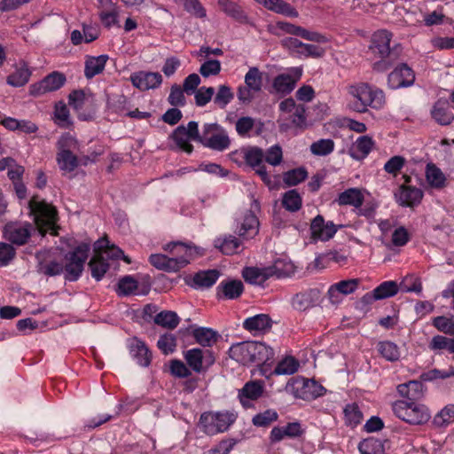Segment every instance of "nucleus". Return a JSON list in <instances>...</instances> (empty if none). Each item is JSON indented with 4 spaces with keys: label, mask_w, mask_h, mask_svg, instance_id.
I'll return each mask as SVG.
<instances>
[{
    "label": "nucleus",
    "mask_w": 454,
    "mask_h": 454,
    "mask_svg": "<svg viewBox=\"0 0 454 454\" xmlns=\"http://www.w3.org/2000/svg\"><path fill=\"white\" fill-rule=\"evenodd\" d=\"M272 320L267 314H257L246 318L242 327L249 333L265 332L271 328Z\"/></svg>",
    "instance_id": "72a5a7b5"
},
{
    "label": "nucleus",
    "mask_w": 454,
    "mask_h": 454,
    "mask_svg": "<svg viewBox=\"0 0 454 454\" xmlns=\"http://www.w3.org/2000/svg\"><path fill=\"white\" fill-rule=\"evenodd\" d=\"M301 75L302 69L298 67L289 68L287 73L278 74L272 81L270 92L281 97L289 95L294 90Z\"/></svg>",
    "instance_id": "ddd939ff"
},
{
    "label": "nucleus",
    "mask_w": 454,
    "mask_h": 454,
    "mask_svg": "<svg viewBox=\"0 0 454 454\" xmlns=\"http://www.w3.org/2000/svg\"><path fill=\"white\" fill-rule=\"evenodd\" d=\"M421 290V282L415 275H407L399 283V292H414L419 294Z\"/></svg>",
    "instance_id": "680f3d73"
},
{
    "label": "nucleus",
    "mask_w": 454,
    "mask_h": 454,
    "mask_svg": "<svg viewBox=\"0 0 454 454\" xmlns=\"http://www.w3.org/2000/svg\"><path fill=\"white\" fill-rule=\"evenodd\" d=\"M90 96V94L85 90H74L68 95V104L75 111H81Z\"/></svg>",
    "instance_id": "6e6d98bb"
},
{
    "label": "nucleus",
    "mask_w": 454,
    "mask_h": 454,
    "mask_svg": "<svg viewBox=\"0 0 454 454\" xmlns=\"http://www.w3.org/2000/svg\"><path fill=\"white\" fill-rule=\"evenodd\" d=\"M305 430L300 422H289L285 427H274L270 433L271 443L281 442L285 437L298 438L304 434Z\"/></svg>",
    "instance_id": "bb28decb"
},
{
    "label": "nucleus",
    "mask_w": 454,
    "mask_h": 454,
    "mask_svg": "<svg viewBox=\"0 0 454 454\" xmlns=\"http://www.w3.org/2000/svg\"><path fill=\"white\" fill-rule=\"evenodd\" d=\"M399 401L419 402L423 397V385L418 380L399 384Z\"/></svg>",
    "instance_id": "c9c22d12"
},
{
    "label": "nucleus",
    "mask_w": 454,
    "mask_h": 454,
    "mask_svg": "<svg viewBox=\"0 0 454 454\" xmlns=\"http://www.w3.org/2000/svg\"><path fill=\"white\" fill-rule=\"evenodd\" d=\"M244 293V284L239 279L222 280L215 288L218 301L237 300Z\"/></svg>",
    "instance_id": "b1692460"
},
{
    "label": "nucleus",
    "mask_w": 454,
    "mask_h": 454,
    "mask_svg": "<svg viewBox=\"0 0 454 454\" xmlns=\"http://www.w3.org/2000/svg\"><path fill=\"white\" fill-rule=\"evenodd\" d=\"M164 250L169 252L174 261H176L178 270L184 268L190 262L202 255L201 249L196 246L183 242H170L164 247Z\"/></svg>",
    "instance_id": "2eb2a0df"
},
{
    "label": "nucleus",
    "mask_w": 454,
    "mask_h": 454,
    "mask_svg": "<svg viewBox=\"0 0 454 454\" xmlns=\"http://www.w3.org/2000/svg\"><path fill=\"white\" fill-rule=\"evenodd\" d=\"M454 422V404L442 408L433 419V425L437 428H443Z\"/></svg>",
    "instance_id": "09e8293b"
},
{
    "label": "nucleus",
    "mask_w": 454,
    "mask_h": 454,
    "mask_svg": "<svg viewBox=\"0 0 454 454\" xmlns=\"http://www.w3.org/2000/svg\"><path fill=\"white\" fill-rule=\"evenodd\" d=\"M228 355L230 358L243 365L263 364L274 357L273 349L264 342L247 340L232 344Z\"/></svg>",
    "instance_id": "7ed1b4c3"
},
{
    "label": "nucleus",
    "mask_w": 454,
    "mask_h": 454,
    "mask_svg": "<svg viewBox=\"0 0 454 454\" xmlns=\"http://www.w3.org/2000/svg\"><path fill=\"white\" fill-rule=\"evenodd\" d=\"M431 115L440 125H449L454 120V115L450 108V103L444 98H440L434 104Z\"/></svg>",
    "instance_id": "7c9ffc66"
},
{
    "label": "nucleus",
    "mask_w": 454,
    "mask_h": 454,
    "mask_svg": "<svg viewBox=\"0 0 454 454\" xmlns=\"http://www.w3.org/2000/svg\"><path fill=\"white\" fill-rule=\"evenodd\" d=\"M433 325L439 331L454 335V316L450 317L439 316L434 318Z\"/></svg>",
    "instance_id": "69168bd1"
},
{
    "label": "nucleus",
    "mask_w": 454,
    "mask_h": 454,
    "mask_svg": "<svg viewBox=\"0 0 454 454\" xmlns=\"http://www.w3.org/2000/svg\"><path fill=\"white\" fill-rule=\"evenodd\" d=\"M138 287V283L132 276L121 278L117 284V293L119 295L128 296L134 294Z\"/></svg>",
    "instance_id": "864d4df0"
},
{
    "label": "nucleus",
    "mask_w": 454,
    "mask_h": 454,
    "mask_svg": "<svg viewBox=\"0 0 454 454\" xmlns=\"http://www.w3.org/2000/svg\"><path fill=\"white\" fill-rule=\"evenodd\" d=\"M364 414L356 403H350L343 408V420L344 424L350 427L356 428L362 423Z\"/></svg>",
    "instance_id": "58836bf2"
},
{
    "label": "nucleus",
    "mask_w": 454,
    "mask_h": 454,
    "mask_svg": "<svg viewBox=\"0 0 454 454\" xmlns=\"http://www.w3.org/2000/svg\"><path fill=\"white\" fill-rule=\"evenodd\" d=\"M430 419L428 409L418 402L399 401V419L411 425H421Z\"/></svg>",
    "instance_id": "9b49d317"
},
{
    "label": "nucleus",
    "mask_w": 454,
    "mask_h": 454,
    "mask_svg": "<svg viewBox=\"0 0 454 454\" xmlns=\"http://www.w3.org/2000/svg\"><path fill=\"white\" fill-rule=\"evenodd\" d=\"M320 299V291L317 288H309L297 293L292 297L291 305L298 311H305L316 306Z\"/></svg>",
    "instance_id": "a878e982"
},
{
    "label": "nucleus",
    "mask_w": 454,
    "mask_h": 454,
    "mask_svg": "<svg viewBox=\"0 0 454 454\" xmlns=\"http://www.w3.org/2000/svg\"><path fill=\"white\" fill-rule=\"evenodd\" d=\"M281 205L286 211L295 213L302 207V197L296 189L289 190L282 194Z\"/></svg>",
    "instance_id": "c03bdc74"
},
{
    "label": "nucleus",
    "mask_w": 454,
    "mask_h": 454,
    "mask_svg": "<svg viewBox=\"0 0 454 454\" xmlns=\"http://www.w3.org/2000/svg\"><path fill=\"white\" fill-rule=\"evenodd\" d=\"M240 245L241 243L239 239L233 235H224L223 237L216 238L214 240L215 247L227 255L236 254Z\"/></svg>",
    "instance_id": "ea45409f"
},
{
    "label": "nucleus",
    "mask_w": 454,
    "mask_h": 454,
    "mask_svg": "<svg viewBox=\"0 0 454 454\" xmlns=\"http://www.w3.org/2000/svg\"><path fill=\"white\" fill-rule=\"evenodd\" d=\"M104 254H106V256L119 258L123 254V252L120 248L114 246H107L104 251L96 252V254L90 260L88 265L91 271V277L97 281H99L104 278L105 274L107 272L110 267Z\"/></svg>",
    "instance_id": "a211bd4d"
},
{
    "label": "nucleus",
    "mask_w": 454,
    "mask_h": 454,
    "mask_svg": "<svg viewBox=\"0 0 454 454\" xmlns=\"http://www.w3.org/2000/svg\"><path fill=\"white\" fill-rule=\"evenodd\" d=\"M364 197L359 188H348L339 193L334 202L339 206H352L355 208H360L364 203Z\"/></svg>",
    "instance_id": "f704fd0d"
},
{
    "label": "nucleus",
    "mask_w": 454,
    "mask_h": 454,
    "mask_svg": "<svg viewBox=\"0 0 454 454\" xmlns=\"http://www.w3.org/2000/svg\"><path fill=\"white\" fill-rule=\"evenodd\" d=\"M343 227L344 225H336L332 221L325 222L323 215H317L312 219L309 229L313 239L328 241Z\"/></svg>",
    "instance_id": "412c9836"
},
{
    "label": "nucleus",
    "mask_w": 454,
    "mask_h": 454,
    "mask_svg": "<svg viewBox=\"0 0 454 454\" xmlns=\"http://www.w3.org/2000/svg\"><path fill=\"white\" fill-rule=\"evenodd\" d=\"M90 249V246L89 243L82 242L74 250L65 254V265L56 260L40 262L38 270L49 277L59 276L64 273V278L67 281L75 282L82 274Z\"/></svg>",
    "instance_id": "f03ea898"
},
{
    "label": "nucleus",
    "mask_w": 454,
    "mask_h": 454,
    "mask_svg": "<svg viewBox=\"0 0 454 454\" xmlns=\"http://www.w3.org/2000/svg\"><path fill=\"white\" fill-rule=\"evenodd\" d=\"M278 414L275 410L268 409L262 412L254 415L252 419V422L255 427H267L271 423L277 421Z\"/></svg>",
    "instance_id": "5fc2aeb1"
},
{
    "label": "nucleus",
    "mask_w": 454,
    "mask_h": 454,
    "mask_svg": "<svg viewBox=\"0 0 454 454\" xmlns=\"http://www.w3.org/2000/svg\"><path fill=\"white\" fill-rule=\"evenodd\" d=\"M192 337L202 347H211L217 341L218 333L211 328L197 327L192 331Z\"/></svg>",
    "instance_id": "a18cd8bd"
},
{
    "label": "nucleus",
    "mask_w": 454,
    "mask_h": 454,
    "mask_svg": "<svg viewBox=\"0 0 454 454\" xmlns=\"http://www.w3.org/2000/svg\"><path fill=\"white\" fill-rule=\"evenodd\" d=\"M298 363L294 357H286L278 363L272 373L275 375H291L298 370Z\"/></svg>",
    "instance_id": "4d7b16f0"
},
{
    "label": "nucleus",
    "mask_w": 454,
    "mask_h": 454,
    "mask_svg": "<svg viewBox=\"0 0 454 454\" xmlns=\"http://www.w3.org/2000/svg\"><path fill=\"white\" fill-rule=\"evenodd\" d=\"M153 321L161 327L172 330L178 325L180 318L174 311L163 310L155 316Z\"/></svg>",
    "instance_id": "de8ad7c7"
},
{
    "label": "nucleus",
    "mask_w": 454,
    "mask_h": 454,
    "mask_svg": "<svg viewBox=\"0 0 454 454\" xmlns=\"http://www.w3.org/2000/svg\"><path fill=\"white\" fill-rule=\"evenodd\" d=\"M374 437H368L358 444V450L361 454H383L385 443Z\"/></svg>",
    "instance_id": "49530a36"
},
{
    "label": "nucleus",
    "mask_w": 454,
    "mask_h": 454,
    "mask_svg": "<svg viewBox=\"0 0 454 454\" xmlns=\"http://www.w3.org/2000/svg\"><path fill=\"white\" fill-rule=\"evenodd\" d=\"M286 390L295 398L312 401L325 395L326 388L314 379L292 378L286 384Z\"/></svg>",
    "instance_id": "423d86ee"
},
{
    "label": "nucleus",
    "mask_w": 454,
    "mask_h": 454,
    "mask_svg": "<svg viewBox=\"0 0 454 454\" xmlns=\"http://www.w3.org/2000/svg\"><path fill=\"white\" fill-rule=\"evenodd\" d=\"M184 358L189 369L196 373H204L214 364L215 356L209 350L194 348L184 352Z\"/></svg>",
    "instance_id": "6ab92c4d"
},
{
    "label": "nucleus",
    "mask_w": 454,
    "mask_h": 454,
    "mask_svg": "<svg viewBox=\"0 0 454 454\" xmlns=\"http://www.w3.org/2000/svg\"><path fill=\"white\" fill-rule=\"evenodd\" d=\"M222 12L240 24H250V19L243 7L232 0H217Z\"/></svg>",
    "instance_id": "c85d7f7f"
},
{
    "label": "nucleus",
    "mask_w": 454,
    "mask_h": 454,
    "mask_svg": "<svg viewBox=\"0 0 454 454\" xmlns=\"http://www.w3.org/2000/svg\"><path fill=\"white\" fill-rule=\"evenodd\" d=\"M127 348L131 357L141 367H148L152 363L153 354L141 339L133 337L128 340Z\"/></svg>",
    "instance_id": "4be33fe9"
},
{
    "label": "nucleus",
    "mask_w": 454,
    "mask_h": 454,
    "mask_svg": "<svg viewBox=\"0 0 454 454\" xmlns=\"http://www.w3.org/2000/svg\"><path fill=\"white\" fill-rule=\"evenodd\" d=\"M423 197V192L415 187L401 185L399 186V202L407 207H414L420 203Z\"/></svg>",
    "instance_id": "4c0bfd02"
},
{
    "label": "nucleus",
    "mask_w": 454,
    "mask_h": 454,
    "mask_svg": "<svg viewBox=\"0 0 454 454\" xmlns=\"http://www.w3.org/2000/svg\"><path fill=\"white\" fill-rule=\"evenodd\" d=\"M237 417L235 412L230 411H205L200 414L198 426L205 434L213 436L226 432Z\"/></svg>",
    "instance_id": "39448f33"
},
{
    "label": "nucleus",
    "mask_w": 454,
    "mask_h": 454,
    "mask_svg": "<svg viewBox=\"0 0 454 454\" xmlns=\"http://www.w3.org/2000/svg\"><path fill=\"white\" fill-rule=\"evenodd\" d=\"M183 88L178 84H173L168 97V102L174 107H183L186 105V98Z\"/></svg>",
    "instance_id": "e2e57ef3"
},
{
    "label": "nucleus",
    "mask_w": 454,
    "mask_h": 454,
    "mask_svg": "<svg viewBox=\"0 0 454 454\" xmlns=\"http://www.w3.org/2000/svg\"><path fill=\"white\" fill-rule=\"evenodd\" d=\"M379 353L388 361L397 360V346L391 341H380L377 345Z\"/></svg>",
    "instance_id": "338daca9"
},
{
    "label": "nucleus",
    "mask_w": 454,
    "mask_h": 454,
    "mask_svg": "<svg viewBox=\"0 0 454 454\" xmlns=\"http://www.w3.org/2000/svg\"><path fill=\"white\" fill-rule=\"evenodd\" d=\"M162 81V75L158 72L139 71L130 75L132 85L141 91L156 89Z\"/></svg>",
    "instance_id": "5701e85b"
},
{
    "label": "nucleus",
    "mask_w": 454,
    "mask_h": 454,
    "mask_svg": "<svg viewBox=\"0 0 454 454\" xmlns=\"http://www.w3.org/2000/svg\"><path fill=\"white\" fill-rule=\"evenodd\" d=\"M259 231V220L252 211H247L243 217L240 227L238 230L239 237L244 239L254 238Z\"/></svg>",
    "instance_id": "e433bc0d"
},
{
    "label": "nucleus",
    "mask_w": 454,
    "mask_h": 454,
    "mask_svg": "<svg viewBox=\"0 0 454 454\" xmlns=\"http://www.w3.org/2000/svg\"><path fill=\"white\" fill-rule=\"evenodd\" d=\"M76 144L75 138L68 133L62 135L58 140L56 160L61 171L70 173L79 166V160L72 152Z\"/></svg>",
    "instance_id": "0eeeda50"
},
{
    "label": "nucleus",
    "mask_w": 454,
    "mask_h": 454,
    "mask_svg": "<svg viewBox=\"0 0 454 454\" xmlns=\"http://www.w3.org/2000/svg\"><path fill=\"white\" fill-rule=\"evenodd\" d=\"M169 372L171 375L179 379L188 378L192 375V371L189 367L179 359L170 361Z\"/></svg>",
    "instance_id": "774afa93"
},
{
    "label": "nucleus",
    "mask_w": 454,
    "mask_h": 454,
    "mask_svg": "<svg viewBox=\"0 0 454 454\" xmlns=\"http://www.w3.org/2000/svg\"><path fill=\"white\" fill-rule=\"evenodd\" d=\"M28 215L42 235L50 232L53 236L58 235L57 222L59 220L57 208L44 200H40L39 195H34L28 201Z\"/></svg>",
    "instance_id": "20e7f679"
},
{
    "label": "nucleus",
    "mask_w": 454,
    "mask_h": 454,
    "mask_svg": "<svg viewBox=\"0 0 454 454\" xmlns=\"http://www.w3.org/2000/svg\"><path fill=\"white\" fill-rule=\"evenodd\" d=\"M334 150V142L332 139H319L310 145V152L317 156H326Z\"/></svg>",
    "instance_id": "13d9d810"
},
{
    "label": "nucleus",
    "mask_w": 454,
    "mask_h": 454,
    "mask_svg": "<svg viewBox=\"0 0 454 454\" xmlns=\"http://www.w3.org/2000/svg\"><path fill=\"white\" fill-rule=\"evenodd\" d=\"M308 177V171L304 167L290 169L283 173V182L286 186H295Z\"/></svg>",
    "instance_id": "8fccbe9b"
},
{
    "label": "nucleus",
    "mask_w": 454,
    "mask_h": 454,
    "mask_svg": "<svg viewBox=\"0 0 454 454\" xmlns=\"http://www.w3.org/2000/svg\"><path fill=\"white\" fill-rule=\"evenodd\" d=\"M415 72L407 64H399V88H407L413 85Z\"/></svg>",
    "instance_id": "052dcab7"
},
{
    "label": "nucleus",
    "mask_w": 454,
    "mask_h": 454,
    "mask_svg": "<svg viewBox=\"0 0 454 454\" xmlns=\"http://www.w3.org/2000/svg\"><path fill=\"white\" fill-rule=\"evenodd\" d=\"M282 262H276L272 266L265 268L257 267H246L242 271V277L245 281L257 286H263V284L270 278H286L289 275V270L282 268Z\"/></svg>",
    "instance_id": "1a4fd4ad"
},
{
    "label": "nucleus",
    "mask_w": 454,
    "mask_h": 454,
    "mask_svg": "<svg viewBox=\"0 0 454 454\" xmlns=\"http://www.w3.org/2000/svg\"><path fill=\"white\" fill-rule=\"evenodd\" d=\"M31 74V70L28 68L27 65L24 63L7 76L6 82L12 87H23L28 82Z\"/></svg>",
    "instance_id": "37998d69"
},
{
    "label": "nucleus",
    "mask_w": 454,
    "mask_h": 454,
    "mask_svg": "<svg viewBox=\"0 0 454 454\" xmlns=\"http://www.w3.org/2000/svg\"><path fill=\"white\" fill-rule=\"evenodd\" d=\"M393 34L387 29H379L375 31L371 37L369 51L375 57L380 59L373 64V70L378 72H386L391 68L393 70L387 76V82L390 88L396 89L397 83V51H395L397 43L391 46Z\"/></svg>",
    "instance_id": "f257e3e1"
},
{
    "label": "nucleus",
    "mask_w": 454,
    "mask_h": 454,
    "mask_svg": "<svg viewBox=\"0 0 454 454\" xmlns=\"http://www.w3.org/2000/svg\"><path fill=\"white\" fill-rule=\"evenodd\" d=\"M268 11L290 18H297L299 12L289 3L284 0H254Z\"/></svg>",
    "instance_id": "c756f323"
},
{
    "label": "nucleus",
    "mask_w": 454,
    "mask_h": 454,
    "mask_svg": "<svg viewBox=\"0 0 454 454\" xmlns=\"http://www.w3.org/2000/svg\"><path fill=\"white\" fill-rule=\"evenodd\" d=\"M149 262L158 270L167 272L178 271V265L176 261H174L172 256H167L162 254H153L149 257ZM182 264V262H180Z\"/></svg>",
    "instance_id": "79ce46f5"
},
{
    "label": "nucleus",
    "mask_w": 454,
    "mask_h": 454,
    "mask_svg": "<svg viewBox=\"0 0 454 454\" xmlns=\"http://www.w3.org/2000/svg\"><path fill=\"white\" fill-rule=\"evenodd\" d=\"M351 93L355 98L353 107L359 113H364L368 106L380 108L384 99L382 90H373L366 83L352 86Z\"/></svg>",
    "instance_id": "6e6552de"
},
{
    "label": "nucleus",
    "mask_w": 454,
    "mask_h": 454,
    "mask_svg": "<svg viewBox=\"0 0 454 454\" xmlns=\"http://www.w3.org/2000/svg\"><path fill=\"white\" fill-rule=\"evenodd\" d=\"M375 145L374 140L365 135L359 137L349 150V155L356 160H364Z\"/></svg>",
    "instance_id": "473e14b6"
},
{
    "label": "nucleus",
    "mask_w": 454,
    "mask_h": 454,
    "mask_svg": "<svg viewBox=\"0 0 454 454\" xmlns=\"http://www.w3.org/2000/svg\"><path fill=\"white\" fill-rule=\"evenodd\" d=\"M233 98L234 94L231 88L227 85H220L214 98V103L220 108H224Z\"/></svg>",
    "instance_id": "0e129e2a"
},
{
    "label": "nucleus",
    "mask_w": 454,
    "mask_h": 454,
    "mask_svg": "<svg viewBox=\"0 0 454 454\" xmlns=\"http://www.w3.org/2000/svg\"><path fill=\"white\" fill-rule=\"evenodd\" d=\"M240 154H242L245 163L255 171L261 180L266 185H270L271 180L263 164L264 151L257 146H250L243 148Z\"/></svg>",
    "instance_id": "4468645a"
},
{
    "label": "nucleus",
    "mask_w": 454,
    "mask_h": 454,
    "mask_svg": "<svg viewBox=\"0 0 454 454\" xmlns=\"http://www.w3.org/2000/svg\"><path fill=\"white\" fill-rule=\"evenodd\" d=\"M67 82L66 75L59 71H53L47 74L38 82L29 86V94L33 97H39L48 92L59 90Z\"/></svg>",
    "instance_id": "aec40b11"
},
{
    "label": "nucleus",
    "mask_w": 454,
    "mask_h": 454,
    "mask_svg": "<svg viewBox=\"0 0 454 454\" xmlns=\"http://www.w3.org/2000/svg\"><path fill=\"white\" fill-rule=\"evenodd\" d=\"M280 29L286 34H289L295 36H300L302 39L315 42V43H326L327 38L325 35L314 31H309L306 28L294 25L286 21H278L276 26H269L268 31L277 36H280V34L276 29Z\"/></svg>",
    "instance_id": "f3484780"
},
{
    "label": "nucleus",
    "mask_w": 454,
    "mask_h": 454,
    "mask_svg": "<svg viewBox=\"0 0 454 454\" xmlns=\"http://www.w3.org/2000/svg\"><path fill=\"white\" fill-rule=\"evenodd\" d=\"M426 176L428 183L434 187H442L445 182V176L442 170L434 164H427Z\"/></svg>",
    "instance_id": "bf43d9fd"
},
{
    "label": "nucleus",
    "mask_w": 454,
    "mask_h": 454,
    "mask_svg": "<svg viewBox=\"0 0 454 454\" xmlns=\"http://www.w3.org/2000/svg\"><path fill=\"white\" fill-rule=\"evenodd\" d=\"M245 83L254 92H259L262 86V74L258 67H250L245 75Z\"/></svg>",
    "instance_id": "603ef678"
},
{
    "label": "nucleus",
    "mask_w": 454,
    "mask_h": 454,
    "mask_svg": "<svg viewBox=\"0 0 454 454\" xmlns=\"http://www.w3.org/2000/svg\"><path fill=\"white\" fill-rule=\"evenodd\" d=\"M34 225L28 222H9L3 230L4 238L16 246L26 245L31 238Z\"/></svg>",
    "instance_id": "dca6fc26"
},
{
    "label": "nucleus",
    "mask_w": 454,
    "mask_h": 454,
    "mask_svg": "<svg viewBox=\"0 0 454 454\" xmlns=\"http://www.w3.org/2000/svg\"><path fill=\"white\" fill-rule=\"evenodd\" d=\"M172 138L176 145L184 152L192 153L193 145L188 139L200 142L202 138V133L199 132V125L197 121H191L187 124V128L184 125L178 126L172 134Z\"/></svg>",
    "instance_id": "f8f14e48"
},
{
    "label": "nucleus",
    "mask_w": 454,
    "mask_h": 454,
    "mask_svg": "<svg viewBox=\"0 0 454 454\" xmlns=\"http://www.w3.org/2000/svg\"><path fill=\"white\" fill-rule=\"evenodd\" d=\"M220 275L216 269L201 270L193 276V283L198 288H209L216 283Z\"/></svg>",
    "instance_id": "a19ab883"
},
{
    "label": "nucleus",
    "mask_w": 454,
    "mask_h": 454,
    "mask_svg": "<svg viewBox=\"0 0 454 454\" xmlns=\"http://www.w3.org/2000/svg\"><path fill=\"white\" fill-rule=\"evenodd\" d=\"M358 286L357 279L341 280L334 285H332L328 290V295L333 296L334 294H341L344 295L354 293Z\"/></svg>",
    "instance_id": "3c124183"
},
{
    "label": "nucleus",
    "mask_w": 454,
    "mask_h": 454,
    "mask_svg": "<svg viewBox=\"0 0 454 454\" xmlns=\"http://www.w3.org/2000/svg\"><path fill=\"white\" fill-rule=\"evenodd\" d=\"M264 392V385L260 380H250L245 383L243 387L239 389L238 398L241 405L245 409L251 408L253 406L252 401L258 400Z\"/></svg>",
    "instance_id": "393cba45"
},
{
    "label": "nucleus",
    "mask_w": 454,
    "mask_h": 454,
    "mask_svg": "<svg viewBox=\"0 0 454 454\" xmlns=\"http://www.w3.org/2000/svg\"><path fill=\"white\" fill-rule=\"evenodd\" d=\"M397 294V282L395 280L384 281L372 292L365 294L362 300L364 303H372L378 300L392 297Z\"/></svg>",
    "instance_id": "cd10ccee"
},
{
    "label": "nucleus",
    "mask_w": 454,
    "mask_h": 454,
    "mask_svg": "<svg viewBox=\"0 0 454 454\" xmlns=\"http://www.w3.org/2000/svg\"><path fill=\"white\" fill-rule=\"evenodd\" d=\"M108 55L102 54L99 56H86L84 62V76L86 79L90 80L98 74H100L105 70Z\"/></svg>",
    "instance_id": "2f4dec72"
},
{
    "label": "nucleus",
    "mask_w": 454,
    "mask_h": 454,
    "mask_svg": "<svg viewBox=\"0 0 454 454\" xmlns=\"http://www.w3.org/2000/svg\"><path fill=\"white\" fill-rule=\"evenodd\" d=\"M205 147L214 151L223 152L231 145V139L226 130L217 123H205L202 127L200 140Z\"/></svg>",
    "instance_id": "9d476101"
}]
</instances>
